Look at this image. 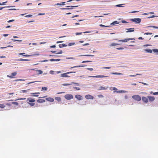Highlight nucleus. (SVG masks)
<instances>
[{
  "label": "nucleus",
  "mask_w": 158,
  "mask_h": 158,
  "mask_svg": "<svg viewBox=\"0 0 158 158\" xmlns=\"http://www.w3.org/2000/svg\"><path fill=\"white\" fill-rule=\"evenodd\" d=\"M76 73V72H68L66 73H64L61 74V77H69V76L67 75L68 74L71 73Z\"/></svg>",
  "instance_id": "1"
},
{
  "label": "nucleus",
  "mask_w": 158,
  "mask_h": 158,
  "mask_svg": "<svg viewBox=\"0 0 158 158\" xmlns=\"http://www.w3.org/2000/svg\"><path fill=\"white\" fill-rule=\"evenodd\" d=\"M132 98L137 101H139L141 100V98L139 95H134L132 96Z\"/></svg>",
  "instance_id": "2"
},
{
  "label": "nucleus",
  "mask_w": 158,
  "mask_h": 158,
  "mask_svg": "<svg viewBox=\"0 0 158 158\" xmlns=\"http://www.w3.org/2000/svg\"><path fill=\"white\" fill-rule=\"evenodd\" d=\"M65 98L67 100H70L73 98V96L72 94H67L64 96Z\"/></svg>",
  "instance_id": "3"
},
{
  "label": "nucleus",
  "mask_w": 158,
  "mask_h": 158,
  "mask_svg": "<svg viewBox=\"0 0 158 158\" xmlns=\"http://www.w3.org/2000/svg\"><path fill=\"white\" fill-rule=\"evenodd\" d=\"M131 20L132 21L135 22L136 23H140L141 21V19L139 18L134 19H132Z\"/></svg>",
  "instance_id": "4"
},
{
  "label": "nucleus",
  "mask_w": 158,
  "mask_h": 158,
  "mask_svg": "<svg viewBox=\"0 0 158 158\" xmlns=\"http://www.w3.org/2000/svg\"><path fill=\"white\" fill-rule=\"evenodd\" d=\"M130 40H135V39H134V38L126 39H125L124 40H118V41L119 42H127Z\"/></svg>",
  "instance_id": "5"
},
{
  "label": "nucleus",
  "mask_w": 158,
  "mask_h": 158,
  "mask_svg": "<svg viewBox=\"0 0 158 158\" xmlns=\"http://www.w3.org/2000/svg\"><path fill=\"white\" fill-rule=\"evenodd\" d=\"M108 76H105L104 75H97L95 76H89V77H95V78H101V77H107Z\"/></svg>",
  "instance_id": "6"
},
{
  "label": "nucleus",
  "mask_w": 158,
  "mask_h": 158,
  "mask_svg": "<svg viewBox=\"0 0 158 158\" xmlns=\"http://www.w3.org/2000/svg\"><path fill=\"white\" fill-rule=\"evenodd\" d=\"M75 97L76 98L79 100H81L83 99L82 96L79 94H77L75 95Z\"/></svg>",
  "instance_id": "7"
},
{
  "label": "nucleus",
  "mask_w": 158,
  "mask_h": 158,
  "mask_svg": "<svg viewBox=\"0 0 158 158\" xmlns=\"http://www.w3.org/2000/svg\"><path fill=\"white\" fill-rule=\"evenodd\" d=\"M85 97L86 99H94V97L92 96L90 94H88L86 95L85 96Z\"/></svg>",
  "instance_id": "8"
},
{
  "label": "nucleus",
  "mask_w": 158,
  "mask_h": 158,
  "mask_svg": "<svg viewBox=\"0 0 158 158\" xmlns=\"http://www.w3.org/2000/svg\"><path fill=\"white\" fill-rule=\"evenodd\" d=\"M142 100L145 103H148V98L145 97H143L142 98Z\"/></svg>",
  "instance_id": "9"
},
{
  "label": "nucleus",
  "mask_w": 158,
  "mask_h": 158,
  "mask_svg": "<svg viewBox=\"0 0 158 158\" xmlns=\"http://www.w3.org/2000/svg\"><path fill=\"white\" fill-rule=\"evenodd\" d=\"M17 74V72H15L14 73H12L10 75H7V77H10V78H13Z\"/></svg>",
  "instance_id": "10"
},
{
  "label": "nucleus",
  "mask_w": 158,
  "mask_h": 158,
  "mask_svg": "<svg viewBox=\"0 0 158 158\" xmlns=\"http://www.w3.org/2000/svg\"><path fill=\"white\" fill-rule=\"evenodd\" d=\"M148 99H149L150 102H152L154 101L155 99V98L153 96H148Z\"/></svg>",
  "instance_id": "11"
},
{
  "label": "nucleus",
  "mask_w": 158,
  "mask_h": 158,
  "mask_svg": "<svg viewBox=\"0 0 158 158\" xmlns=\"http://www.w3.org/2000/svg\"><path fill=\"white\" fill-rule=\"evenodd\" d=\"M134 28H130L128 29H127L126 30H127V31H126V32L128 33L134 32Z\"/></svg>",
  "instance_id": "12"
},
{
  "label": "nucleus",
  "mask_w": 158,
  "mask_h": 158,
  "mask_svg": "<svg viewBox=\"0 0 158 158\" xmlns=\"http://www.w3.org/2000/svg\"><path fill=\"white\" fill-rule=\"evenodd\" d=\"M46 100L50 102H52L54 101V99L52 98H46Z\"/></svg>",
  "instance_id": "13"
},
{
  "label": "nucleus",
  "mask_w": 158,
  "mask_h": 158,
  "mask_svg": "<svg viewBox=\"0 0 158 158\" xmlns=\"http://www.w3.org/2000/svg\"><path fill=\"white\" fill-rule=\"evenodd\" d=\"M37 102L39 103H43L45 102V100L42 99H39L37 100Z\"/></svg>",
  "instance_id": "14"
},
{
  "label": "nucleus",
  "mask_w": 158,
  "mask_h": 158,
  "mask_svg": "<svg viewBox=\"0 0 158 158\" xmlns=\"http://www.w3.org/2000/svg\"><path fill=\"white\" fill-rule=\"evenodd\" d=\"M67 46V45H66L65 44H60L59 45V47L60 48L66 47Z\"/></svg>",
  "instance_id": "15"
},
{
  "label": "nucleus",
  "mask_w": 158,
  "mask_h": 158,
  "mask_svg": "<svg viewBox=\"0 0 158 158\" xmlns=\"http://www.w3.org/2000/svg\"><path fill=\"white\" fill-rule=\"evenodd\" d=\"M27 101H28L29 102H35V100L33 99H31L30 98H28L27 99Z\"/></svg>",
  "instance_id": "16"
},
{
  "label": "nucleus",
  "mask_w": 158,
  "mask_h": 158,
  "mask_svg": "<svg viewBox=\"0 0 158 158\" xmlns=\"http://www.w3.org/2000/svg\"><path fill=\"white\" fill-rule=\"evenodd\" d=\"M60 59H51L50 60L51 61H59L60 60Z\"/></svg>",
  "instance_id": "17"
},
{
  "label": "nucleus",
  "mask_w": 158,
  "mask_h": 158,
  "mask_svg": "<svg viewBox=\"0 0 158 158\" xmlns=\"http://www.w3.org/2000/svg\"><path fill=\"white\" fill-rule=\"evenodd\" d=\"M119 44H120L113 43L110 45V46L111 47L113 46H116Z\"/></svg>",
  "instance_id": "18"
},
{
  "label": "nucleus",
  "mask_w": 158,
  "mask_h": 158,
  "mask_svg": "<svg viewBox=\"0 0 158 158\" xmlns=\"http://www.w3.org/2000/svg\"><path fill=\"white\" fill-rule=\"evenodd\" d=\"M144 51L148 53H151L152 52V50L150 49H146L144 50Z\"/></svg>",
  "instance_id": "19"
},
{
  "label": "nucleus",
  "mask_w": 158,
  "mask_h": 158,
  "mask_svg": "<svg viewBox=\"0 0 158 158\" xmlns=\"http://www.w3.org/2000/svg\"><path fill=\"white\" fill-rule=\"evenodd\" d=\"M117 93H126L127 92L125 90H119V91H118L116 92Z\"/></svg>",
  "instance_id": "20"
},
{
  "label": "nucleus",
  "mask_w": 158,
  "mask_h": 158,
  "mask_svg": "<svg viewBox=\"0 0 158 158\" xmlns=\"http://www.w3.org/2000/svg\"><path fill=\"white\" fill-rule=\"evenodd\" d=\"M55 99L58 102H60L61 100V98L60 97H57L55 98Z\"/></svg>",
  "instance_id": "21"
},
{
  "label": "nucleus",
  "mask_w": 158,
  "mask_h": 158,
  "mask_svg": "<svg viewBox=\"0 0 158 158\" xmlns=\"http://www.w3.org/2000/svg\"><path fill=\"white\" fill-rule=\"evenodd\" d=\"M107 88H105V87H103V86H101L100 87L99 89V90H105V89H106Z\"/></svg>",
  "instance_id": "22"
},
{
  "label": "nucleus",
  "mask_w": 158,
  "mask_h": 158,
  "mask_svg": "<svg viewBox=\"0 0 158 158\" xmlns=\"http://www.w3.org/2000/svg\"><path fill=\"white\" fill-rule=\"evenodd\" d=\"M18 61H28L29 60L28 59H20L18 60Z\"/></svg>",
  "instance_id": "23"
},
{
  "label": "nucleus",
  "mask_w": 158,
  "mask_h": 158,
  "mask_svg": "<svg viewBox=\"0 0 158 158\" xmlns=\"http://www.w3.org/2000/svg\"><path fill=\"white\" fill-rule=\"evenodd\" d=\"M75 44V43L74 42L68 44V46H71L74 45Z\"/></svg>",
  "instance_id": "24"
},
{
  "label": "nucleus",
  "mask_w": 158,
  "mask_h": 158,
  "mask_svg": "<svg viewBox=\"0 0 158 158\" xmlns=\"http://www.w3.org/2000/svg\"><path fill=\"white\" fill-rule=\"evenodd\" d=\"M37 73L39 74H41L43 73V71L41 70H37Z\"/></svg>",
  "instance_id": "25"
},
{
  "label": "nucleus",
  "mask_w": 158,
  "mask_h": 158,
  "mask_svg": "<svg viewBox=\"0 0 158 158\" xmlns=\"http://www.w3.org/2000/svg\"><path fill=\"white\" fill-rule=\"evenodd\" d=\"M83 66H82V65L76 66H73V67H72L70 68L71 69H73V68H75L81 67H82Z\"/></svg>",
  "instance_id": "26"
},
{
  "label": "nucleus",
  "mask_w": 158,
  "mask_h": 158,
  "mask_svg": "<svg viewBox=\"0 0 158 158\" xmlns=\"http://www.w3.org/2000/svg\"><path fill=\"white\" fill-rule=\"evenodd\" d=\"M124 5L123 4H118L116 5V7H123L122 6V5Z\"/></svg>",
  "instance_id": "27"
},
{
  "label": "nucleus",
  "mask_w": 158,
  "mask_h": 158,
  "mask_svg": "<svg viewBox=\"0 0 158 158\" xmlns=\"http://www.w3.org/2000/svg\"><path fill=\"white\" fill-rule=\"evenodd\" d=\"M5 106L4 105L2 104H0V107L3 108H4Z\"/></svg>",
  "instance_id": "28"
},
{
  "label": "nucleus",
  "mask_w": 158,
  "mask_h": 158,
  "mask_svg": "<svg viewBox=\"0 0 158 158\" xmlns=\"http://www.w3.org/2000/svg\"><path fill=\"white\" fill-rule=\"evenodd\" d=\"M78 6H66V7H77Z\"/></svg>",
  "instance_id": "29"
},
{
  "label": "nucleus",
  "mask_w": 158,
  "mask_h": 158,
  "mask_svg": "<svg viewBox=\"0 0 158 158\" xmlns=\"http://www.w3.org/2000/svg\"><path fill=\"white\" fill-rule=\"evenodd\" d=\"M29 89L27 90H21V92L23 93H26L27 92V91Z\"/></svg>",
  "instance_id": "30"
},
{
  "label": "nucleus",
  "mask_w": 158,
  "mask_h": 158,
  "mask_svg": "<svg viewBox=\"0 0 158 158\" xmlns=\"http://www.w3.org/2000/svg\"><path fill=\"white\" fill-rule=\"evenodd\" d=\"M12 103L16 106H18L19 105L18 103L17 102H12Z\"/></svg>",
  "instance_id": "31"
},
{
  "label": "nucleus",
  "mask_w": 158,
  "mask_h": 158,
  "mask_svg": "<svg viewBox=\"0 0 158 158\" xmlns=\"http://www.w3.org/2000/svg\"><path fill=\"white\" fill-rule=\"evenodd\" d=\"M72 84V82L71 84H67V83H65L63 84V85L64 86H67V85H69Z\"/></svg>",
  "instance_id": "32"
},
{
  "label": "nucleus",
  "mask_w": 158,
  "mask_h": 158,
  "mask_svg": "<svg viewBox=\"0 0 158 158\" xmlns=\"http://www.w3.org/2000/svg\"><path fill=\"white\" fill-rule=\"evenodd\" d=\"M152 27L154 28H156V27L154 26L150 25L147 27Z\"/></svg>",
  "instance_id": "33"
},
{
  "label": "nucleus",
  "mask_w": 158,
  "mask_h": 158,
  "mask_svg": "<svg viewBox=\"0 0 158 158\" xmlns=\"http://www.w3.org/2000/svg\"><path fill=\"white\" fill-rule=\"evenodd\" d=\"M81 56H94L91 55H81Z\"/></svg>",
  "instance_id": "34"
},
{
  "label": "nucleus",
  "mask_w": 158,
  "mask_h": 158,
  "mask_svg": "<svg viewBox=\"0 0 158 158\" xmlns=\"http://www.w3.org/2000/svg\"><path fill=\"white\" fill-rule=\"evenodd\" d=\"M42 89L43 90L46 91L47 90V88L46 87H43L42 88Z\"/></svg>",
  "instance_id": "35"
},
{
  "label": "nucleus",
  "mask_w": 158,
  "mask_h": 158,
  "mask_svg": "<svg viewBox=\"0 0 158 158\" xmlns=\"http://www.w3.org/2000/svg\"><path fill=\"white\" fill-rule=\"evenodd\" d=\"M152 50L154 52H158V49H153Z\"/></svg>",
  "instance_id": "36"
},
{
  "label": "nucleus",
  "mask_w": 158,
  "mask_h": 158,
  "mask_svg": "<svg viewBox=\"0 0 158 158\" xmlns=\"http://www.w3.org/2000/svg\"><path fill=\"white\" fill-rule=\"evenodd\" d=\"M111 68V67H103L102 68V69H110Z\"/></svg>",
  "instance_id": "37"
},
{
  "label": "nucleus",
  "mask_w": 158,
  "mask_h": 158,
  "mask_svg": "<svg viewBox=\"0 0 158 158\" xmlns=\"http://www.w3.org/2000/svg\"><path fill=\"white\" fill-rule=\"evenodd\" d=\"M73 88L74 89H76L77 90H80V89L79 87H73Z\"/></svg>",
  "instance_id": "38"
},
{
  "label": "nucleus",
  "mask_w": 158,
  "mask_h": 158,
  "mask_svg": "<svg viewBox=\"0 0 158 158\" xmlns=\"http://www.w3.org/2000/svg\"><path fill=\"white\" fill-rule=\"evenodd\" d=\"M118 23L117 22V21H115L113 22L111 24H117Z\"/></svg>",
  "instance_id": "39"
},
{
  "label": "nucleus",
  "mask_w": 158,
  "mask_h": 158,
  "mask_svg": "<svg viewBox=\"0 0 158 158\" xmlns=\"http://www.w3.org/2000/svg\"><path fill=\"white\" fill-rule=\"evenodd\" d=\"M12 40L14 41H19V42H21L22 41V40H15L12 39Z\"/></svg>",
  "instance_id": "40"
},
{
  "label": "nucleus",
  "mask_w": 158,
  "mask_h": 158,
  "mask_svg": "<svg viewBox=\"0 0 158 158\" xmlns=\"http://www.w3.org/2000/svg\"><path fill=\"white\" fill-rule=\"evenodd\" d=\"M140 83H141L143 84L144 85H148V84H147V83H144V82H139Z\"/></svg>",
  "instance_id": "41"
},
{
  "label": "nucleus",
  "mask_w": 158,
  "mask_h": 158,
  "mask_svg": "<svg viewBox=\"0 0 158 158\" xmlns=\"http://www.w3.org/2000/svg\"><path fill=\"white\" fill-rule=\"evenodd\" d=\"M28 103H29L31 106H33L35 105V103H29L28 102Z\"/></svg>",
  "instance_id": "42"
},
{
  "label": "nucleus",
  "mask_w": 158,
  "mask_h": 158,
  "mask_svg": "<svg viewBox=\"0 0 158 158\" xmlns=\"http://www.w3.org/2000/svg\"><path fill=\"white\" fill-rule=\"evenodd\" d=\"M152 33H149V32H147L144 33V35H152Z\"/></svg>",
  "instance_id": "43"
},
{
  "label": "nucleus",
  "mask_w": 158,
  "mask_h": 158,
  "mask_svg": "<svg viewBox=\"0 0 158 158\" xmlns=\"http://www.w3.org/2000/svg\"><path fill=\"white\" fill-rule=\"evenodd\" d=\"M92 62V61H83L82 62V63H86V62Z\"/></svg>",
  "instance_id": "44"
},
{
  "label": "nucleus",
  "mask_w": 158,
  "mask_h": 158,
  "mask_svg": "<svg viewBox=\"0 0 158 158\" xmlns=\"http://www.w3.org/2000/svg\"><path fill=\"white\" fill-rule=\"evenodd\" d=\"M63 52L62 50L56 53V54H62V53Z\"/></svg>",
  "instance_id": "45"
},
{
  "label": "nucleus",
  "mask_w": 158,
  "mask_h": 158,
  "mask_svg": "<svg viewBox=\"0 0 158 158\" xmlns=\"http://www.w3.org/2000/svg\"><path fill=\"white\" fill-rule=\"evenodd\" d=\"M82 32H76L75 34L76 35H81L82 34Z\"/></svg>",
  "instance_id": "46"
},
{
  "label": "nucleus",
  "mask_w": 158,
  "mask_h": 158,
  "mask_svg": "<svg viewBox=\"0 0 158 158\" xmlns=\"http://www.w3.org/2000/svg\"><path fill=\"white\" fill-rule=\"evenodd\" d=\"M99 26L100 27H110V26H106L104 25H102V24H100L99 25Z\"/></svg>",
  "instance_id": "47"
},
{
  "label": "nucleus",
  "mask_w": 158,
  "mask_h": 158,
  "mask_svg": "<svg viewBox=\"0 0 158 158\" xmlns=\"http://www.w3.org/2000/svg\"><path fill=\"white\" fill-rule=\"evenodd\" d=\"M116 49L117 50H123V49H124V48L123 47H120V48H116Z\"/></svg>",
  "instance_id": "48"
},
{
  "label": "nucleus",
  "mask_w": 158,
  "mask_h": 158,
  "mask_svg": "<svg viewBox=\"0 0 158 158\" xmlns=\"http://www.w3.org/2000/svg\"><path fill=\"white\" fill-rule=\"evenodd\" d=\"M25 99H26L25 98H20L18 99H17V100H25Z\"/></svg>",
  "instance_id": "49"
},
{
  "label": "nucleus",
  "mask_w": 158,
  "mask_h": 158,
  "mask_svg": "<svg viewBox=\"0 0 158 158\" xmlns=\"http://www.w3.org/2000/svg\"><path fill=\"white\" fill-rule=\"evenodd\" d=\"M32 16V15H27L25 16L26 17H31Z\"/></svg>",
  "instance_id": "50"
},
{
  "label": "nucleus",
  "mask_w": 158,
  "mask_h": 158,
  "mask_svg": "<svg viewBox=\"0 0 158 158\" xmlns=\"http://www.w3.org/2000/svg\"><path fill=\"white\" fill-rule=\"evenodd\" d=\"M23 56H26V57H29V56H31L30 55L26 54V55H24Z\"/></svg>",
  "instance_id": "51"
},
{
  "label": "nucleus",
  "mask_w": 158,
  "mask_h": 158,
  "mask_svg": "<svg viewBox=\"0 0 158 158\" xmlns=\"http://www.w3.org/2000/svg\"><path fill=\"white\" fill-rule=\"evenodd\" d=\"M66 59H74V58L73 57H68L66 58Z\"/></svg>",
  "instance_id": "52"
},
{
  "label": "nucleus",
  "mask_w": 158,
  "mask_h": 158,
  "mask_svg": "<svg viewBox=\"0 0 158 158\" xmlns=\"http://www.w3.org/2000/svg\"><path fill=\"white\" fill-rule=\"evenodd\" d=\"M87 69L90 71H92L93 70V69L92 68H88Z\"/></svg>",
  "instance_id": "53"
},
{
  "label": "nucleus",
  "mask_w": 158,
  "mask_h": 158,
  "mask_svg": "<svg viewBox=\"0 0 158 158\" xmlns=\"http://www.w3.org/2000/svg\"><path fill=\"white\" fill-rule=\"evenodd\" d=\"M112 90H117V89L115 87H113L112 88Z\"/></svg>",
  "instance_id": "54"
},
{
  "label": "nucleus",
  "mask_w": 158,
  "mask_h": 158,
  "mask_svg": "<svg viewBox=\"0 0 158 158\" xmlns=\"http://www.w3.org/2000/svg\"><path fill=\"white\" fill-rule=\"evenodd\" d=\"M113 74H118V75H119V74H121V73H112Z\"/></svg>",
  "instance_id": "55"
},
{
  "label": "nucleus",
  "mask_w": 158,
  "mask_h": 158,
  "mask_svg": "<svg viewBox=\"0 0 158 158\" xmlns=\"http://www.w3.org/2000/svg\"><path fill=\"white\" fill-rule=\"evenodd\" d=\"M153 94L154 95H158V92H154L153 93Z\"/></svg>",
  "instance_id": "56"
},
{
  "label": "nucleus",
  "mask_w": 158,
  "mask_h": 158,
  "mask_svg": "<svg viewBox=\"0 0 158 158\" xmlns=\"http://www.w3.org/2000/svg\"><path fill=\"white\" fill-rule=\"evenodd\" d=\"M98 97L99 98H102L103 97V96L102 95H98Z\"/></svg>",
  "instance_id": "57"
},
{
  "label": "nucleus",
  "mask_w": 158,
  "mask_h": 158,
  "mask_svg": "<svg viewBox=\"0 0 158 158\" xmlns=\"http://www.w3.org/2000/svg\"><path fill=\"white\" fill-rule=\"evenodd\" d=\"M72 84H76V85H77L78 86L79 85V84L77 83H74V82H72Z\"/></svg>",
  "instance_id": "58"
},
{
  "label": "nucleus",
  "mask_w": 158,
  "mask_h": 158,
  "mask_svg": "<svg viewBox=\"0 0 158 158\" xmlns=\"http://www.w3.org/2000/svg\"><path fill=\"white\" fill-rule=\"evenodd\" d=\"M14 20H13V19L10 20H9V21H8V22H8V23H10V22H12L14 21Z\"/></svg>",
  "instance_id": "59"
},
{
  "label": "nucleus",
  "mask_w": 158,
  "mask_h": 158,
  "mask_svg": "<svg viewBox=\"0 0 158 158\" xmlns=\"http://www.w3.org/2000/svg\"><path fill=\"white\" fill-rule=\"evenodd\" d=\"M89 45V44H88V43H86V44H83V46H85L88 45Z\"/></svg>",
  "instance_id": "60"
},
{
  "label": "nucleus",
  "mask_w": 158,
  "mask_h": 158,
  "mask_svg": "<svg viewBox=\"0 0 158 158\" xmlns=\"http://www.w3.org/2000/svg\"><path fill=\"white\" fill-rule=\"evenodd\" d=\"M48 61V60H42L41 61V62H47V61Z\"/></svg>",
  "instance_id": "61"
},
{
  "label": "nucleus",
  "mask_w": 158,
  "mask_h": 158,
  "mask_svg": "<svg viewBox=\"0 0 158 158\" xmlns=\"http://www.w3.org/2000/svg\"><path fill=\"white\" fill-rule=\"evenodd\" d=\"M144 46H151L152 45L151 44H145L143 45Z\"/></svg>",
  "instance_id": "62"
},
{
  "label": "nucleus",
  "mask_w": 158,
  "mask_h": 158,
  "mask_svg": "<svg viewBox=\"0 0 158 158\" xmlns=\"http://www.w3.org/2000/svg\"><path fill=\"white\" fill-rule=\"evenodd\" d=\"M45 15V13H39L38 14V15Z\"/></svg>",
  "instance_id": "63"
},
{
  "label": "nucleus",
  "mask_w": 158,
  "mask_h": 158,
  "mask_svg": "<svg viewBox=\"0 0 158 158\" xmlns=\"http://www.w3.org/2000/svg\"><path fill=\"white\" fill-rule=\"evenodd\" d=\"M156 17V16H155V15H152V16H151V17H148V18H154V17Z\"/></svg>",
  "instance_id": "64"
}]
</instances>
